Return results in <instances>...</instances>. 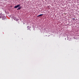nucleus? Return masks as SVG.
<instances>
[{
    "instance_id": "3",
    "label": "nucleus",
    "mask_w": 79,
    "mask_h": 79,
    "mask_svg": "<svg viewBox=\"0 0 79 79\" xmlns=\"http://www.w3.org/2000/svg\"><path fill=\"white\" fill-rule=\"evenodd\" d=\"M14 20H15V21H18L19 20V19H18L17 18H15Z\"/></svg>"
},
{
    "instance_id": "6",
    "label": "nucleus",
    "mask_w": 79,
    "mask_h": 79,
    "mask_svg": "<svg viewBox=\"0 0 79 79\" xmlns=\"http://www.w3.org/2000/svg\"><path fill=\"white\" fill-rule=\"evenodd\" d=\"M0 18H2V17L0 16Z\"/></svg>"
},
{
    "instance_id": "4",
    "label": "nucleus",
    "mask_w": 79,
    "mask_h": 79,
    "mask_svg": "<svg viewBox=\"0 0 79 79\" xmlns=\"http://www.w3.org/2000/svg\"><path fill=\"white\" fill-rule=\"evenodd\" d=\"M21 6H19V7L18 8V9H17V10H21Z\"/></svg>"
},
{
    "instance_id": "2",
    "label": "nucleus",
    "mask_w": 79,
    "mask_h": 79,
    "mask_svg": "<svg viewBox=\"0 0 79 79\" xmlns=\"http://www.w3.org/2000/svg\"><path fill=\"white\" fill-rule=\"evenodd\" d=\"M43 15H44L43 14H40L39 15H38L37 17H40V16H43Z\"/></svg>"
},
{
    "instance_id": "7",
    "label": "nucleus",
    "mask_w": 79,
    "mask_h": 79,
    "mask_svg": "<svg viewBox=\"0 0 79 79\" xmlns=\"http://www.w3.org/2000/svg\"><path fill=\"white\" fill-rule=\"evenodd\" d=\"M2 19H3V18H2Z\"/></svg>"
},
{
    "instance_id": "1",
    "label": "nucleus",
    "mask_w": 79,
    "mask_h": 79,
    "mask_svg": "<svg viewBox=\"0 0 79 79\" xmlns=\"http://www.w3.org/2000/svg\"><path fill=\"white\" fill-rule=\"evenodd\" d=\"M21 6V5L20 4L18 5L17 6H15L14 7V8H18V7H19V6Z\"/></svg>"
},
{
    "instance_id": "5",
    "label": "nucleus",
    "mask_w": 79,
    "mask_h": 79,
    "mask_svg": "<svg viewBox=\"0 0 79 79\" xmlns=\"http://www.w3.org/2000/svg\"><path fill=\"white\" fill-rule=\"evenodd\" d=\"M27 28H29V26L27 27Z\"/></svg>"
}]
</instances>
